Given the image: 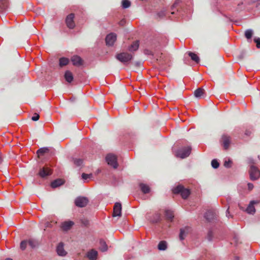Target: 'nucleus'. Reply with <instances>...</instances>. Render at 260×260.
<instances>
[{"label": "nucleus", "instance_id": "e433bc0d", "mask_svg": "<svg viewBox=\"0 0 260 260\" xmlns=\"http://www.w3.org/2000/svg\"><path fill=\"white\" fill-rule=\"evenodd\" d=\"M212 167L214 169H217L219 166V164L216 159H213L211 161Z\"/></svg>", "mask_w": 260, "mask_h": 260}, {"label": "nucleus", "instance_id": "5701e85b", "mask_svg": "<svg viewBox=\"0 0 260 260\" xmlns=\"http://www.w3.org/2000/svg\"><path fill=\"white\" fill-rule=\"evenodd\" d=\"M204 94V89L202 88H199L194 92V96L197 98H201Z\"/></svg>", "mask_w": 260, "mask_h": 260}, {"label": "nucleus", "instance_id": "473e14b6", "mask_svg": "<svg viewBox=\"0 0 260 260\" xmlns=\"http://www.w3.org/2000/svg\"><path fill=\"white\" fill-rule=\"evenodd\" d=\"M253 35V30L252 29H247L245 32V36L247 39L251 38Z\"/></svg>", "mask_w": 260, "mask_h": 260}, {"label": "nucleus", "instance_id": "9b49d317", "mask_svg": "<svg viewBox=\"0 0 260 260\" xmlns=\"http://www.w3.org/2000/svg\"><path fill=\"white\" fill-rule=\"evenodd\" d=\"M258 201H251L248 205L247 208L245 210L246 212L250 214H253L255 212V209L254 206V204H258Z\"/></svg>", "mask_w": 260, "mask_h": 260}, {"label": "nucleus", "instance_id": "4468645a", "mask_svg": "<svg viewBox=\"0 0 260 260\" xmlns=\"http://www.w3.org/2000/svg\"><path fill=\"white\" fill-rule=\"evenodd\" d=\"M71 61L74 66H80L83 64V60L81 58L77 55H74L71 58Z\"/></svg>", "mask_w": 260, "mask_h": 260}, {"label": "nucleus", "instance_id": "09e8293b", "mask_svg": "<svg viewBox=\"0 0 260 260\" xmlns=\"http://www.w3.org/2000/svg\"><path fill=\"white\" fill-rule=\"evenodd\" d=\"M158 15L159 16V17H162V16L165 15V12H160L158 13Z\"/></svg>", "mask_w": 260, "mask_h": 260}, {"label": "nucleus", "instance_id": "393cba45", "mask_svg": "<svg viewBox=\"0 0 260 260\" xmlns=\"http://www.w3.org/2000/svg\"><path fill=\"white\" fill-rule=\"evenodd\" d=\"M8 7L7 0H0V12L7 9Z\"/></svg>", "mask_w": 260, "mask_h": 260}, {"label": "nucleus", "instance_id": "a18cd8bd", "mask_svg": "<svg viewBox=\"0 0 260 260\" xmlns=\"http://www.w3.org/2000/svg\"><path fill=\"white\" fill-rule=\"evenodd\" d=\"M126 23V20L124 19H122L119 22V24L121 26H123Z\"/></svg>", "mask_w": 260, "mask_h": 260}, {"label": "nucleus", "instance_id": "6e6552de", "mask_svg": "<svg viewBox=\"0 0 260 260\" xmlns=\"http://www.w3.org/2000/svg\"><path fill=\"white\" fill-rule=\"evenodd\" d=\"M221 142L224 147V149L225 150L228 149L231 143V137L225 134L223 135L221 138Z\"/></svg>", "mask_w": 260, "mask_h": 260}, {"label": "nucleus", "instance_id": "79ce46f5", "mask_svg": "<svg viewBox=\"0 0 260 260\" xmlns=\"http://www.w3.org/2000/svg\"><path fill=\"white\" fill-rule=\"evenodd\" d=\"M179 0H177L175 2V3H174V4L172 5V7H171V10L173 11L174 8L175 7H176V6L179 4Z\"/></svg>", "mask_w": 260, "mask_h": 260}, {"label": "nucleus", "instance_id": "cd10ccee", "mask_svg": "<svg viewBox=\"0 0 260 260\" xmlns=\"http://www.w3.org/2000/svg\"><path fill=\"white\" fill-rule=\"evenodd\" d=\"M69 60L66 57H61L59 59V66L62 67L68 64Z\"/></svg>", "mask_w": 260, "mask_h": 260}, {"label": "nucleus", "instance_id": "f257e3e1", "mask_svg": "<svg viewBox=\"0 0 260 260\" xmlns=\"http://www.w3.org/2000/svg\"><path fill=\"white\" fill-rule=\"evenodd\" d=\"M173 192L175 194L180 193L183 199H186L190 194V191L187 188H185L182 185H178L173 189Z\"/></svg>", "mask_w": 260, "mask_h": 260}, {"label": "nucleus", "instance_id": "a211bd4d", "mask_svg": "<svg viewBox=\"0 0 260 260\" xmlns=\"http://www.w3.org/2000/svg\"><path fill=\"white\" fill-rule=\"evenodd\" d=\"M64 183V181L61 179H57L53 181L51 184V186L52 188H56L57 187L60 186Z\"/></svg>", "mask_w": 260, "mask_h": 260}, {"label": "nucleus", "instance_id": "2eb2a0df", "mask_svg": "<svg viewBox=\"0 0 260 260\" xmlns=\"http://www.w3.org/2000/svg\"><path fill=\"white\" fill-rule=\"evenodd\" d=\"M190 232V228L189 227H185L184 228L180 229L179 234V238L181 240L184 239L185 237Z\"/></svg>", "mask_w": 260, "mask_h": 260}, {"label": "nucleus", "instance_id": "4be33fe9", "mask_svg": "<svg viewBox=\"0 0 260 260\" xmlns=\"http://www.w3.org/2000/svg\"><path fill=\"white\" fill-rule=\"evenodd\" d=\"M64 78L68 82L71 83L73 80L72 73L69 71H67L64 74Z\"/></svg>", "mask_w": 260, "mask_h": 260}, {"label": "nucleus", "instance_id": "de8ad7c7", "mask_svg": "<svg viewBox=\"0 0 260 260\" xmlns=\"http://www.w3.org/2000/svg\"><path fill=\"white\" fill-rule=\"evenodd\" d=\"M248 162L250 164H254V160L253 159H252V158H249L248 159Z\"/></svg>", "mask_w": 260, "mask_h": 260}, {"label": "nucleus", "instance_id": "7ed1b4c3", "mask_svg": "<svg viewBox=\"0 0 260 260\" xmlns=\"http://www.w3.org/2000/svg\"><path fill=\"white\" fill-rule=\"evenodd\" d=\"M191 148L190 146L184 147L179 150L176 153V156L181 158L187 157L190 154Z\"/></svg>", "mask_w": 260, "mask_h": 260}, {"label": "nucleus", "instance_id": "8fccbe9b", "mask_svg": "<svg viewBox=\"0 0 260 260\" xmlns=\"http://www.w3.org/2000/svg\"><path fill=\"white\" fill-rule=\"evenodd\" d=\"M251 134V131H249V130H246L245 131V134L247 136H249Z\"/></svg>", "mask_w": 260, "mask_h": 260}, {"label": "nucleus", "instance_id": "603ef678", "mask_svg": "<svg viewBox=\"0 0 260 260\" xmlns=\"http://www.w3.org/2000/svg\"><path fill=\"white\" fill-rule=\"evenodd\" d=\"M3 162L2 157L0 156V164H1Z\"/></svg>", "mask_w": 260, "mask_h": 260}, {"label": "nucleus", "instance_id": "6e6d98bb", "mask_svg": "<svg viewBox=\"0 0 260 260\" xmlns=\"http://www.w3.org/2000/svg\"><path fill=\"white\" fill-rule=\"evenodd\" d=\"M240 209H242V210H244L243 208L240 207Z\"/></svg>", "mask_w": 260, "mask_h": 260}, {"label": "nucleus", "instance_id": "5fc2aeb1", "mask_svg": "<svg viewBox=\"0 0 260 260\" xmlns=\"http://www.w3.org/2000/svg\"><path fill=\"white\" fill-rule=\"evenodd\" d=\"M171 14H174V11H172V12H171Z\"/></svg>", "mask_w": 260, "mask_h": 260}, {"label": "nucleus", "instance_id": "4c0bfd02", "mask_svg": "<svg viewBox=\"0 0 260 260\" xmlns=\"http://www.w3.org/2000/svg\"><path fill=\"white\" fill-rule=\"evenodd\" d=\"M27 245V240L22 241L20 243V248L23 250H24L26 248Z\"/></svg>", "mask_w": 260, "mask_h": 260}, {"label": "nucleus", "instance_id": "a19ab883", "mask_svg": "<svg viewBox=\"0 0 260 260\" xmlns=\"http://www.w3.org/2000/svg\"><path fill=\"white\" fill-rule=\"evenodd\" d=\"M91 175V174H87L85 173H83L82 174V177L83 179H87L90 177V176Z\"/></svg>", "mask_w": 260, "mask_h": 260}, {"label": "nucleus", "instance_id": "864d4df0", "mask_svg": "<svg viewBox=\"0 0 260 260\" xmlns=\"http://www.w3.org/2000/svg\"><path fill=\"white\" fill-rule=\"evenodd\" d=\"M5 260H12V259H11L10 258H6Z\"/></svg>", "mask_w": 260, "mask_h": 260}, {"label": "nucleus", "instance_id": "a878e982", "mask_svg": "<svg viewBox=\"0 0 260 260\" xmlns=\"http://www.w3.org/2000/svg\"><path fill=\"white\" fill-rule=\"evenodd\" d=\"M139 42L135 41L129 47L128 50L130 51H136L138 49Z\"/></svg>", "mask_w": 260, "mask_h": 260}, {"label": "nucleus", "instance_id": "dca6fc26", "mask_svg": "<svg viewBox=\"0 0 260 260\" xmlns=\"http://www.w3.org/2000/svg\"><path fill=\"white\" fill-rule=\"evenodd\" d=\"M86 256L89 260H96L98 256V252L94 249H91L86 253Z\"/></svg>", "mask_w": 260, "mask_h": 260}, {"label": "nucleus", "instance_id": "6ab92c4d", "mask_svg": "<svg viewBox=\"0 0 260 260\" xmlns=\"http://www.w3.org/2000/svg\"><path fill=\"white\" fill-rule=\"evenodd\" d=\"M165 217L167 220L172 221L174 217L173 212L170 210H166L165 211Z\"/></svg>", "mask_w": 260, "mask_h": 260}, {"label": "nucleus", "instance_id": "72a5a7b5", "mask_svg": "<svg viewBox=\"0 0 260 260\" xmlns=\"http://www.w3.org/2000/svg\"><path fill=\"white\" fill-rule=\"evenodd\" d=\"M27 241V244H28L31 248H34L38 245V242L34 240L29 239Z\"/></svg>", "mask_w": 260, "mask_h": 260}, {"label": "nucleus", "instance_id": "37998d69", "mask_svg": "<svg viewBox=\"0 0 260 260\" xmlns=\"http://www.w3.org/2000/svg\"><path fill=\"white\" fill-rule=\"evenodd\" d=\"M213 233L211 231H209L208 234V239L209 241H211L212 239Z\"/></svg>", "mask_w": 260, "mask_h": 260}, {"label": "nucleus", "instance_id": "58836bf2", "mask_svg": "<svg viewBox=\"0 0 260 260\" xmlns=\"http://www.w3.org/2000/svg\"><path fill=\"white\" fill-rule=\"evenodd\" d=\"M254 42L256 44V47L260 48V38H255L254 39Z\"/></svg>", "mask_w": 260, "mask_h": 260}, {"label": "nucleus", "instance_id": "f704fd0d", "mask_svg": "<svg viewBox=\"0 0 260 260\" xmlns=\"http://www.w3.org/2000/svg\"><path fill=\"white\" fill-rule=\"evenodd\" d=\"M205 217L209 221L213 218V215L212 211H208L206 213Z\"/></svg>", "mask_w": 260, "mask_h": 260}, {"label": "nucleus", "instance_id": "f8f14e48", "mask_svg": "<svg viewBox=\"0 0 260 260\" xmlns=\"http://www.w3.org/2000/svg\"><path fill=\"white\" fill-rule=\"evenodd\" d=\"M121 204L119 203H116L113 208V216H121Z\"/></svg>", "mask_w": 260, "mask_h": 260}, {"label": "nucleus", "instance_id": "3c124183", "mask_svg": "<svg viewBox=\"0 0 260 260\" xmlns=\"http://www.w3.org/2000/svg\"><path fill=\"white\" fill-rule=\"evenodd\" d=\"M229 207L228 208L227 210H226V216H228V217H229L230 216H231L230 215V212H229Z\"/></svg>", "mask_w": 260, "mask_h": 260}, {"label": "nucleus", "instance_id": "ddd939ff", "mask_svg": "<svg viewBox=\"0 0 260 260\" xmlns=\"http://www.w3.org/2000/svg\"><path fill=\"white\" fill-rule=\"evenodd\" d=\"M56 250L57 254L59 256H64L67 254V252L64 249L63 244L62 242L58 244Z\"/></svg>", "mask_w": 260, "mask_h": 260}, {"label": "nucleus", "instance_id": "39448f33", "mask_svg": "<svg viewBox=\"0 0 260 260\" xmlns=\"http://www.w3.org/2000/svg\"><path fill=\"white\" fill-rule=\"evenodd\" d=\"M106 161L109 165L113 167L114 169H116L118 167V163L117 161V157L116 156L112 154H109L107 155L106 157Z\"/></svg>", "mask_w": 260, "mask_h": 260}, {"label": "nucleus", "instance_id": "2f4dec72", "mask_svg": "<svg viewBox=\"0 0 260 260\" xmlns=\"http://www.w3.org/2000/svg\"><path fill=\"white\" fill-rule=\"evenodd\" d=\"M100 249L102 251H105L107 250V245L106 242L103 240L100 241Z\"/></svg>", "mask_w": 260, "mask_h": 260}, {"label": "nucleus", "instance_id": "b1692460", "mask_svg": "<svg viewBox=\"0 0 260 260\" xmlns=\"http://www.w3.org/2000/svg\"><path fill=\"white\" fill-rule=\"evenodd\" d=\"M188 54L189 56L190 57L191 59L194 61L196 63H198L200 62V58L196 54L191 52H189Z\"/></svg>", "mask_w": 260, "mask_h": 260}, {"label": "nucleus", "instance_id": "c03bdc74", "mask_svg": "<svg viewBox=\"0 0 260 260\" xmlns=\"http://www.w3.org/2000/svg\"><path fill=\"white\" fill-rule=\"evenodd\" d=\"M144 52L146 55H152V53L151 51L148 50V49H145L144 51Z\"/></svg>", "mask_w": 260, "mask_h": 260}, {"label": "nucleus", "instance_id": "9d476101", "mask_svg": "<svg viewBox=\"0 0 260 260\" xmlns=\"http://www.w3.org/2000/svg\"><path fill=\"white\" fill-rule=\"evenodd\" d=\"M52 174L51 170L47 167H44L41 169L39 175L42 178H44Z\"/></svg>", "mask_w": 260, "mask_h": 260}, {"label": "nucleus", "instance_id": "bb28decb", "mask_svg": "<svg viewBox=\"0 0 260 260\" xmlns=\"http://www.w3.org/2000/svg\"><path fill=\"white\" fill-rule=\"evenodd\" d=\"M167 248V242L165 241H160L158 245V249L159 250H165Z\"/></svg>", "mask_w": 260, "mask_h": 260}, {"label": "nucleus", "instance_id": "1a4fd4ad", "mask_svg": "<svg viewBox=\"0 0 260 260\" xmlns=\"http://www.w3.org/2000/svg\"><path fill=\"white\" fill-rule=\"evenodd\" d=\"M116 40V35L114 33L108 35L106 38V44L109 46H112Z\"/></svg>", "mask_w": 260, "mask_h": 260}, {"label": "nucleus", "instance_id": "aec40b11", "mask_svg": "<svg viewBox=\"0 0 260 260\" xmlns=\"http://www.w3.org/2000/svg\"><path fill=\"white\" fill-rule=\"evenodd\" d=\"M49 152V149L47 147H43L39 149L37 153L39 157L43 156L46 153H48Z\"/></svg>", "mask_w": 260, "mask_h": 260}, {"label": "nucleus", "instance_id": "c9c22d12", "mask_svg": "<svg viewBox=\"0 0 260 260\" xmlns=\"http://www.w3.org/2000/svg\"><path fill=\"white\" fill-rule=\"evenodd\" d=\"M74 164L76 166H80L82 164L83 160L80 158H73V159Z\"/></svg>", "mask_w": 260, "mask_h": 260}, {"label": "nucleus", "instance_id": "c756f323", "mask_svg": "<svg viewBox=\"0 0 260 260\" xmlns=\"http://www.w3.org/2000/svg\"><path fill=\"white\" fill-rule=\"evenodd\" d=\"M131 2L128 0H122V7L123 9H126L131 6Z\"/></svg>", "mask_w": 260, "mask_h": 260}, {"label": "nucleus", "instance_id": "20e7f679", "mask_svg": "<svg viewBox=\"0 0 260 260\" xmlns=\"http://www.w3.org/2000/svg\"><path fill=\"white\" fill-rule=\"evenodd\" d=\"M249 175L251 180H257L260 177V171L256 167L252 165L249 170Z\"/></svg>", "mask_w": 260, "mask_h": 260}, {"label": "nucleus", "instance_id": "f3484780", "mask_svg": "<svg viewBox=\"0 0 260 260\" xmlns=\"http://www.w3.org/2000/svg\"><path fill=\"white\" fill-rule=\"evenodd\" d=\"M74 222L71 221H67L63 222L61 224V228L64 231H68L70 230L73 225Z\"/></svg>", "mask_w": 260, "mask_h": 260}, {"label": "nucleus", "instance_id": "7c9ffc66", "mask_svg": "<svg viewBox=\"0 0 260 260\" xmlns=\"http://www.w3.org/2000/svg\"><path fill=\"white\" fill-rule=\"evenodd\" d=\"M232 161L230 158H225L224 161V166L225 168H229L232 167Z\"/></svg>", "mask_w": 260, "mask_h": 260}, {"label": "nucleus", "instance_id": "f03ea898", "mask_svg": "<svg viewBox=\"0 0 260 260\" xmlns=\"http://www.w3.org/2000/svg\"><path fill=\"white\" fill-rule=\"evenodd\" d=\"M116 58L122 63L125 64L129 62L133 58V55L131 53L122 52L117 54Z\"/></svg>", "mask_w": 260, "mask_h": 260}, {"label": "nucleus", "instance_id": "49530a36", "mask_svg": "<svg viewBox=\"0 0 260 260\" xmlns=\"http://www.w3.org/2000/svg\"><path fill=\"white\" fill-rule=\"evenodd\" d=\"M247 185H248V189L249 190H251L253 188L254 186H253V184H252L251 183H248Z\"/></svg>", "mask_w": 260, "mask_h": 260}, {"label": "nucleus", "instance_id": "423d86ee", "mask_svg": "<svg viewBox=\"0 0 260 260\" xmlns=\"http://www.w3.org/2000/svg\"><path fill=\"white\" fill-rule=\"evenodd\" d=\"M88 203V199L84 197H79L75 200V204L78 207H84L87 205Z\"/></svg>", "mask_w": 260, "mask_h": 260}, {"label": "nucleus", "instance_id": "412c9836", "mask_svg": "<svg viewBox=\"0 0 260 260\" xmlns=\"http://www.w3.org/2000/svg\"><path fill=\"white\" fill-rule=\"evenodd\" d=\"M139 186L141 188V191L145 194L148 193L150 191V187L147 184H145L144 183H140Z\"/></svg>", "mask_w": 260, "mask_h": 260}, {"label": "nucleus", "instance_id": "c85d7f7f", "mask_svg": "<svg viewBox=\"0 0 260 260\" xmlns=\"http://www.w3.org/2000/svg\"><path fill=\"white\" fill-rule=\"evenodd\" d=\"M160 220V214L159 213H156L153 215V218L151 220L152 222H157Z\"/></svg>", "mask_w": 260, "mask_h": 260}, {"label": "nucleus", "instance_id": "ea45409f", "mask_svg": "<svg viewBox=\"0 0 260 260\" xmlns=\"http://www.w3.org/2000/svg\"><path fill=\"white\" fill-rule=\"evenodd\" d=\"M40 118V115L38 113H35L31 117V120L33 121H37Z\"/></svg>", "mask_w": 260, "mask_h": 260}, {"label": "nucleus", "instance_id": "0eeeda50", "mask_svg": "<svg viewBox=\"0 0 260 260\" xmlns=\"http://www.w3.org/2000/svg\"><path fill=\"white\" fill-rule=\"evenodd\" d=\"M75 15L73 13H71L68 15L66 19V23L70 29H73L75 26V23L74 21Z\"/></svg>", "mask_w": 260, "mask_h": 260}]
</instances>
